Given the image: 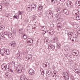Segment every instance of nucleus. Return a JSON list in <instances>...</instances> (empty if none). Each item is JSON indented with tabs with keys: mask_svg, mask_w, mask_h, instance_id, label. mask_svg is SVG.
Here are the masks:
<instances>
[{
	"mask_svg": "<svg viewBox=\"0 0 80 80\" xmlns=\"http://www.w3.org/2000/svg\"><path fill=\"white\" fill-rule=\"evenodd\" d=\"M5 5H8V3L7 4V3H5Z\"/></svg>",
	"mask_w": 80,
	"mask_h": 80,
	"instance_id": "obj_59",
	"label": "nucleus"
},
{
	"mask_svg": "<svg viewBox=\"0 0 80 80\" xmlns=\"http://www.w3.org/2000/svg\"><path fill=\"white\" fill-rule=\"evenodd\" d=\"M50 12V11H48L47 12L46 15V16L47 17L49 18V17H50V15H51V14L50 13V12Z\"/></svg>",
	"mask_w": 80,
	"mask_h": 80,
	"instance_id": "obj_22",
	"label": "nucleus"
},
{
	"mask_svg": "<svg viewBox=\"0 0 80 80\" xmlns=\"http://www.w3.org/2000/svg\"><path fill=\"white\" fill-rule=\"evenodd\" d=\"M30 59H28V56H27V57L26 58V60H29Z\"/></svg>",
	"mask_w": 80,
	"mask_h": 80,
	"instance_id": "obj_52",
	"label": "nucleus"
},
{
	"mask_svg": "<svg viewBox=\"0 0 80 80\" xmlns=\"http://www.w3.org/2000/svg\"><path fill=\"white\" fill-rule=\"evenodd\" d=\"M22 11H19L18 12V14L19 15H22Z\"/></svg>",
	"mask_w": 80,
	"mask_h": 80,
	"instance_id": "obj_47",
	"label": "nucleus"
},
{
	"mask_svg": "<svg viewBox=\"0 0 80 80\" xmlns=\"http://www.w3.org/2000/svg\"><path fill=\"white\" fill-rule=\"evenodd\" d=\"M75 73H76L77 74H79V73H80V70H78V69H75Z\"/></svg>",
	"mask_w": 80,
	"mask_h": 80,
	"instance_id": "obj_28",
	"label": "nucleus"
},
{
	"mask_svg": "<svg viewBox=\"0 0 80 80\" xmlns=\"http://www.w3.org/2000/svg\"><path fill=\"white\" fill-rule=\"evenodd\" d=\"M8 33L7 32H4V34H3V33H1L0 35H1L2 38H5V35H8Z\"/></svg>",
	"mask_w": 80,
	"mask_h": 80,
	"instance_id": "obj_8",
	"label": "nucleus"
},
{
	"mask_svg": "<svg viewBox=\"0 0 80 80\" xmlns=\"http://www.w3.org/2000/svg\"><path fill=\"white\" fill-rule=\"evenodd\" d=\"M52 16L54 19H55V18L56 19H57V18L58 17V16L57 14H55L54 13H52Z\"/></svg>",
	"mask_w": 80,
	"mask_h": 80,
	"instance_id": "obj_7",
	"label": "nucleus"
},
{
	"mask_svg": "<svg viewBox=\"0 0 80 80\" xmlns=\"http://www.w3.org/2000/svg\"><path fill=\"white\" fill-rule=\"evenodd\" d=\"M23 38L25 40H27V36L25 34H24L23 36Z\"/></svg>",
	"mask_w": 80,
	"mask_h": 80,
	"instance_id": "obj_30",
	"label": "nucleus"
},
{
	"mask_svg": "<svg viewBox=\"0 0 80 80\" xmlns=\"http://www.w3.org/2000/svg\"><path fill=\"white\" fill-rule=\"evenodd\" d=\"M7 65L5 63H4L1 65L2 68L3 70H6V67Z\"/></svg>",
	"mask_w": 80,
	"mask_h": 80,
	"instance_id": "obj_5",
	"label": "nucleus"
},
{
	"mask_svg": "<svg viewBox=\"0 0 80 80\" xmlns=\"http://www.w3.org/2000/svg\"><path fill=\"white\" fill-rule=\"evenodd\" d=\"M52 76L53 77H57V75H56L55 74H52Z\"/></svg>",
	"mask_w": 80,
	"mask_h": 80,
	"instance_id": "obj_45",
	"label": "nucleus"
},
{
	"mask_svg": "<svg viewBox=\"0 0 80 80\" xmlns=\"http://www.w3.org/2000/svg\"><path fill=\"white\" fill-rule=\"evenodd\" d=\"M47 65L46 63L43 64V67L44 69H47Z\"/></svg>",
	"mask_w": 80,
	"mask_h": 80,
	"instance_id": "obj_25",
	"label": "nucleus"
},
{
	"mask_svg": "<svg viewBox=\"0 0 80 80\" xmlns=\"http://www.w3.org/2000/svg\"><path fill=\"white\" fill-rule=\"evenodd\" d=\"M48 11H50V12H49L50 14H51V13L52 12V11H51V10H49Z\"/></svg>",
	"mask_w": 80,
	"mask_h": 80,
	"instance_id": "obj_56",
	"label": "nucleus"
},
{
	"mask_svg": "<svg viewBox=\"0 0 80 80\" xmlns=\"http://www.w3.org/2000/svg\"><path fill=\"white\" fill-rule=\"evenodd\" d=\"M52 30H49L48 31H45L42 32V35H45V34L46 33L48 32V33L50 34V35H52Z\"/></svg>",
	"mask_w": 80,
	"mask_h": 80,
	"instance_id": "obj_2",
	"label": "nucleus"
},
{
	"mask_svg": "<svg viewBox=\"0 0 80 80\" xmlns=\"http://www.w3.org/2000/svg\"><path fill=\"white\" fill-rule=\"evenodd\" d=\"M9 14H6L5 16L6 17H9Z\"/></svg>",
	"mask_w": 80,
	"mask_h": 80,
	"instance_id": "obj_44",
	"label": "nucleus"
},
{
	"mask_svg": "<svg viewBox=\"0 0 80 80\" xmlns=\"http://www.w3.org/2000/svg\"><path fill=\"white\" fill-rule=\"evenodd\" d=\"M9 46L11 47H15L16 45V43L15 41H12L9 44Z\"/></svg>",
	"mask_w": 80,
	"mask_h": 80,
	"instance_id": "obj_6",
	"label": "nucleus"
},
{
	"mask_svg": "<svg viewBox=\"0 0 80 80\" xmlns=\"http://www.w3.org/2000/svg\"><path fill=\"white\" fill-rule=\"evenodd\" d=\"M31 8H33L34 10H36V8H37V5L36 4L33 3L31 5Z\"/></svg>",
	"mask_w": 80,
	"mask_h": 80,
	"instance_id": "obj_14",
	"label": "nucleus"
},
{
	"mask_svg": "<svg viewBox=\"0 0 80 80\" xmlns=\"http://www.w3.org/2000/svg\"><path fill=\"white\" fill-rule=\"evenodd\" d=\"M46 73L48 77H52V76H53V75H52V71H50L47 70Z\"/></svg>",
	"mask_w": 80,
	"mask_h": 80,
	"instance_id": "obj_3",
	"label": "nucleus"
},
{
	"mask_svg": "<svg viewBox=\"0 0 80 80\" xmlns=\"http://www.w3.org/2000/svg\"><path fill=\"white\" fill-rule=\"evenodd\" d=\"M57 26L58 28H61V27H62V24L60 23L59 22L57 24Z\"/></svg>",
	"mask_w": 80,
	"mask_h": 80,
	"instance_id": "obj_26",
	"label": "nucleus"
},
{
	"mask_svg": "<svg viewBox=\"0 0 80 80\" xmlns=\"http://www.w3.org/2000/svg\"><path fill=\"white\" fill-rule=\"evenodd\" d=\"M32 18H33L34 20H35L37 19V17L35 15L33 16Z\"/></svg>",
	"mask_w": 80,
	"mask_h": 80,
	"instance_id": "obj_39",
	"label": "nucleus"
},
{
	"mask_svg": "<svg viewBox=\"0 0 80 80\" xmlns=\"http://www.w3.org/2000/svg\"><path fill=\"white\" fill-rule=\"evenodd\" d=\"M73 13H75V15H78L79 14V11L77 10H75L73 11Z\"/></svg>",
	"mask_w": 80,
	"mask_h": 80,
	"instance_id": "obj_16",
	"label": "nucleus"
},
{
	"mask_svg": "<svg viewBox=\"0 0 80 80\" xmlns=\"http://www.w3.org/2000/svg\"><path fill=\"white\" fill-rule=\"evenodd\" d=\"M45 42H46L47 44H48V43H50V40H49V38H46L45 39Z\"/></svg>",
	"mask_w": 80,
	"mask_h": 80,
	"instance_id": "obj_12",
	"label": "nucleus"
},
{
	"mask_svg": "<svg viewBox=\"0 0 80 80\" xmlns=\"http://www.w3.org/2000/svg\"><path fill=\"white\" fill-rule=\"evenodd\" d=\"M76 19L77 20H80V16H77L76 17Z\"/></svg>",
	"mask_w": 80,
	"mask_h": 80,
	"instance_id": "obj_31",
	"label": "nucleus"
},
{
	"mask_svg": "<svg viewBox=\"0 0 80 80\" xmlns=\"http://www.w3.org/2000/svg\"><path fill=\"white\" fill-rule=\"evenodd\" d=\"M8 37H9V38H11L12 37V34L11 33H8Z\"/></svg>",
	"mask_w": 80,
	"mask_h": 80,
	"instance_id": "obj_29",
	"label": "nucleus"
},
{
	"mask_svg": "<svg viewBox=\"0 0 80 80\" xmlns=\"http://www.w3.org/2000/svg\"><path fill=\"white\" fill-rule=\"evenodd\" d=\"M23 71H24V68H22V70H20V72H23Z\"/></svg>",
	"mask_w": 80,
	"mask_h": 80,
	"instance_id": "obj_43",
	"label": "nucleus"
},
{
	"mask_svg": "<svg viewBox=\"0 0 80 80\" xmlns=\"http://www.w3.org/2000/svg\"><path fill=\"white\" fill-rule=\"evenodd\" d=\"M42 73L43 75H44V74H45V71L43 70V71H42Z\"/></svg>",
	"mask_w": 80,
	"mask_h": 80,
	"instance_id": "obj_54",
	"label": "nucleus"
},
{
	"mask_svg": "<svg viewBox=\"0 0 80 80\" xmlns=\"http://www.w3.org/2000/svg\"><path fill=\"white\" fill-rule=\"evenodd\" d=\"M79 32H80V30H79Z\"/></svg>",
	"mask_w": 80,
	"mask_h": 80,
	"instance_id": "obj_64",
	"label": "nucleus"
},
{
	"mask_svg": "<svg viewBox=\"0 0 80 80\" xmlns=\"http://www.w3.org/2000/svg\"><path fill=\"white\" fill-rule=\"evenodd\" d=\"M7 66H6V70L8 69V70H9L10 68H9L10 66L8 64H7Z\"/></svg>",
	"mask_w": 80,
	"mask_h": 80,
	"instance_id": "obj_35",
	"label": "nucleus"
},
{
	"mask_svg": "<svg viewBox=\"0 0 80 80\" xmlns=\"http://www.w3.org/2000/svg\"><path fill=\"white\" fill-rule=\"evenodd\" d=\"M23 80H27V79L25 78Z\"/></svg>",
	"mask_w": 80,
	"mask_h": 80,
	"instance_id": "obj_60",
	"label": "nucleus"
},
{
	"mask_svg": "<svg viewBox=\"0 0 80 80\" xmlns=\"http://www.w3.org/2000/svg\"><path fill=\"white\" fill-rule=\"evenodd\" d=\"M43 8V6L42 5H39L38 8V10H42V9Z\"/></svg>",
	"mask_w": 80,
	"mask_h": 80,
	"instance_id": "obj_20",
	"label": "nucleus"
},
{
	"mask_svg": "<svg viewBox=\"0 0 80 80\" xmlns=\"http://www.w3.org/2000/svg\"><path fill=\"white\" fill-rule=\"evenodd\" d=\"M48 48L49 49H52V50H54L55 48V46L54 45V44H53L52 45L50 44L48 46Z\"/></svg>",
	"mask_w": 80,
	"mask_h": 80,
	"instance_id": "obj_4",
	"label": "nucleus"
},
{
	"mask_svg": "<svg viewBox=\"0 0 80 80\" xmlns=\"http://www.w3.org/2000/svg\"><path fill=\"white\" fill-rule=\"evenodd\" d=\"M29 28V27H28V28H27V29H28V28Z\"/></svg>",
	"mask_w": 80,
	"mask_h": 80,
	"instance_id": "obj_62",
	"label": "nucleus"
},
{
	"mask_svg": "<svg viewBox=\"0 0 80 80\" xmlns=\"http://www.w3.org/2000/svg\"><path fill=\"white\" fill-rule=\"evenodd\" d=\"M40 29L41 31H43L44 30H46L47 29V28H46L45 26H42Z\"/></svg>",
	"mask_w": 80,
	"mask_h": 80,
	"instance_id": "obj_17",
	"label": "nucleus"
},
{
	"mask_svg": "<svg viewBox=\"0 0 80 80\" xmlns=\"http://www.w3.org/2000/svg\"><path fill=\"white\" fill-rule=\"evenodd\" d=\"M29 73L31 75H33L35 73V71L33 70H30L29 71Z\"/></svg>",
	"mask_w": 80,
	"mask_h": 80,
	"instance_id": "obj_18",
	"label": "nucleus"
},
{
	"mask_svg": "<svg viewBox=\"0 0 80 80\" xmlns=\"http://www.w3.org/2000/svg\"><path fill=\"white\" fill-rule=\"evenodd\" d=\"M53 74L57 75V71H54L53 73Z\"/></svg>",
	"mask_w": 80,
	"mask_h": 80,
	"instance_id": "obj_40",
	"label": "nucleus"
},
{
	"mask_svg": "<svg viewBox=\"0 0 80 80\" xmlns=\"http://www.w3.org/2000/svg\"><path fill=\"white\" fill-rule=\"evenodd\" d=\"M60 43H58L57 45V48H60Z\"/></svg>",
	"mask_w": 80,
	"mask_h": 80,
	"instance_id": "obj_38",
	"label": "nucleus"
},
{
	"mask_svg": "<svg viewBox=\"0 0 80 80\" xmlns=\"http://www.w3.org/2000/svg\"><path fill=\"white\" fill-rule=\"evenodd\" d=\"M58 41V39L57 38H54L52 40V42L53 43H56Z\"/></svg>",
	"mask_w": 80,
	"mask_h": 80,
	"instance_id": "obj_9",
	"label": "nucleus"
},
{
	"mask_svg": "<svg viewBox=\"0 0 80 80\" xmlns=\"http://www.w3.org/2000/svg\"><path fill=\"white\" fill-rule=\"evenodd\" d=\"M3 26H0V30L3 28Z\"/></svg>",
	"mask_w": 80,
	"mask_h": 80,
	"instance_id": "obj_50",
	"label": "nucleus"
},
{
	"mask_svg": "<svg viewBox=\"0 0 80 80\" xmlns=\"http://www.w3.org/2000/svg\"><path fill=\"white\" fill-rule=\"evenodd\" d=\"M5 53L6 55H10V50L8 49H7L6 50H5Z\"/></svg>",
	"mask_w": 80,
	"mask_h": 80,
	"instance_id": "obj_19",
	"label": "nucleus"
},
{
	"mask_svg": "<svg viewBox=\"0 0 80 80\" xmlns=\"http://www.w3.org/2000/svg\"><path fill=\"white\" fill-rule=\"evenodd\" d=\"M63 12L64 13L66 14V15H68L69 12L67 8H64L63 9Z\"/></svg>",
	"mask_w": 80,
	"mask_h": 80,
	"instance_id": "obj_10",
	"label": "nucleus"
},
{
	"mask_svg": "<svg viewBox=\"0 0 80 80\" xmlns=\"http://www.w3.org/2000/svg\"><path fill=\"white\" fill-rule=\"evenodd\" d=\"M28 41H27V43H32L33 41V39L32 38H29L28 39Z\"/></svg>",
	"mask_w": 80,
	"mask_h": 80,
	"instance_id": "obj_13",
	"label": "nucleus"
},
{
	"mask_svg": "<svg viewBox=\"0 0 80 80\" xmlns=\"http://www.w3.org/2000/svg\"><path fill=\"white\" fill-rule=\"evenodd\" d=\"M1 54L2 55V56H3L4 53H5V49H2L0 51Z\"/></svg>",
	"mask_w": 80,
	"mask_h": 80,
	"instance_id": "obj_15",
	"label": "nucleus"
},
{
	"mask_svg": "<svg viewBox=\"0 0 80 80\" xmlns=\"http://www.w3.org/2000/svg\"><path fill=\"white\" fill-rule=\"evenodd\" d=\"M32 10V7H28L27 8V11L28 12H31Z\"/></svg>",
	"mask_w": 80,
	"mask_h": 80,
	"instance_id": "obj_24",
	"label": "nucleus"
},
{
	"mask_svg": "<svg viewBox=\"0 0 80 80\" xmlns=\"http://www.w3.org/2000/svg\"><path fill=\"white\" fill-rule=\"evenodd\" d=\"M67 56L68 57H70V56H71V55H70V54H67Z\"/></svg>",
	"mask_w": 80,
	"mask_h": 80,
	"instance_id": "obj_51",
	"label": "nucleus"
},
{
	"mask_svg": "<svg viewBox=\"0 0 80 80\" xmlns=\"http://www.w3.org/2000/svg\"><path fill=\"white\" fill-rule=\"evenodd\" d=\"M28 59H31V60H32V61H34V59H32V55L31 54H29L28 55Z\"/></svg>",
	"mask_w": 80,
	"mask_h": 80,
	"instance_id": "obj_23",
	"label": "nucleus"
},
{
	"mask_svg": "<svg viewBox=\"0 0 80 80\" xmlns=\"http://www.w3.org/2000/svg\"><path fill=\"white\" fill-rule=\"evenodd\" d=\"M61 2H64V1H65V0H60Z\"/></svg>",
	"mask_w": 80,
	"mask_h": 80,
	"instance_id": "obj_58",
	"label": "nucleus"
},
{
	"mask_svg": "<svg viewBox=\"0 0 80 80\" xmlns=\"http://www.w3.org/2000/svg\"><path fill=\"white\" fill-rule=\"evenodd\" d=\"M13 17V18H16V19H17V16L14 15Z\"/></svg>",
	"mask_w": 80,
	"mask_h": 80,
	"instance_id": "obj_49",
	"label": "nucleus"
},
{
	"mask_svg": "<svg viewBox=\"0 0 80 80\" xmlns=\"http://www.w3.org/2000/svg\"><path fill=\"white\" fill-rule=\"evenodd\" d=\"M52 3H56L57 2V0H51Z\"/></svg>",
	"mask_w": 80,
	"mask_h": 80,
	"instance_id": "obj_27",
	"label": "nucleus"
},
{
	"mask_svg": "<svg viewBox=\"0 0 80 80\" xmlns=\"http://www.w3.org/2000/svg\"><path fill=\"white\" fill-rule=\"evenodd\" d=\"M31 45H32L31 44H29V46H31Z\"/></svg>",
	"mask_w": 80,
	"mask_h": 80,
	"instance_id": "obj_63",
	"label": "nucleus"
},
{
	"mask_svg": "<svg viewBox=\"0 0 80 80\" xmlns=\"http://www.w3.org/2000/svg\"><path fill=\"white\" fill-rule=\"evenodd\" d=\"M9 70H10L11 72H13V70L11 69H10Z\"/></svg>",
	"mask_w": 80,
	"mask_h": 80,
	"instance_id": "obj_55",
	"label": "nucleus"
},
{
	"mask_svg": "<svg viewBox=\"0 0 80 80\" xmlns=\"http://www.w3.org/2000/svg\"><path fill=\"white\" fill-rule=\"evenodd\" d=\"M73 38H74L71 37L70 38V39L71 40H72V41H74V39H73Z\"/></svg>",
	"mask_w": 80,
	"mask_h": 80,
	"instance_id": "obj_42",
	"label": "nucleus"
},
{
	"mask_svg": "<svg viewBox=\"0 0 80 80\" xmlns=\"http://www.w3.org/2000/svg\"><path fill=\"white\" fill-rule=\"evenodd\" d=\"M75 5L77 7L80 6V0H77V1L75 2Z\"/></svg>",
	"mask_w": 80,
	"mask_h": 80,
	"instance_id": "obj_11",
	"label": "nucleus"
},
{
	"mask_svg": "<svg viewBox=\"0 0 80 80\" xmlns=\"http://www.w3.org/2000/svg\"><path fill=\"white\" fill-rule=\"evenodd\" d=\"M3 7L2 5H0V10L1 11L2 10V9Z\"/></svg>",
	"mask_w": 80,
	"mask_h": 80,
	"instance_id": "obj_46",
	"label": "nucleus"
},
{
	"mask_svg": "<svg viewBox=\"0 0 80 80\" xmlns=\"http://www.w3.org/2000/svg\"><path fill=\"white\" fill-rule=\"evenodd\" d=\"M32 58V60L34 59V60H35V58Z\"/></svg>",
	"mask_w": 80,
	"mask_h": 80,
	"instance_id": "obj_61",
	"label": "nucleus"
},
{
	"mask_svg": "<svg viewBox=\"0 0 80 80\" xmlns=\"http://www.w3.org/2000/svg\"><path fill=\"white\" fill-rule=\"evenodd\" d=\"M19 33L20 34H21L23 33V29H20L19 30Z\"/></svg>",
	"mask_w": 80,
	"mask_h": 80,
	"instance_id": "obj_32",
	"label": "nucleus"
},
{
	"mask_svg": "<svg viewBox=\"0 0 80 80\" xmlns=\"http://www.w3.org/2000/svg\"><path fill=\"white\" fill-rule=\"evenodd\" d=\"M3 22V21L2 20V18H0V23Z\"/></svg>",
	"mask_w": 80,
	"mask_h": 80,
	"instance_id": "obj_41",
	"label": "nucleus"
},
{
	"mask_svg": "<svg viewBox=\"0 0 80 80\" xmlns=\"http://www.w3.org/2000/svg\"><path fill=\"white\" fill-rule=\"evenodd\" d=\"M18 66L19 68H21L22 67V65L21 64H19Z\"/></svg>",
	"mask_w": 80,
	"mask_h": 80,
	"instance_id": "obj_53",
	"label": "nucleus"
},
{
	"mask_svg": "<svg viewBox=\"0 0 80 80\" xmlns=\"http://www.w3.org/2000/svg\"><path fill=\"white\" fill-rule=\"evenodd\" d=\"M63 77H64L65 80H69V77L68 76L64 75V76H63Z\"/></svg>",
	"mask_w": 80,
	"mask_h": 80,
	"instance_id": "obj_21",
	"label": "nucleus"
},
{
	"mask_svg": "<svg viewBox=\"0 0 80 80\" xmlns=\"http://www.w3.org/2000/svg\"><path fill=\"white\" fill-rule=\"evenodd\" d=\"M17 57H20V52H18L17 53Z\"/></svg>",
	"mask_w": 80,
	"mask_h": 80,
	"instance_id": "obj_37",
	"label": "nucleus"
},
{
	"mask_svg": "<svg viewBox=\"0 0 80 80\" xmlns=\"http://www.w3.org/2000/svg\"><path fill=\"white\" fill-rule=\"evenodd\" d=\"M67 5L68 7H70V8H72L73 6V3L72 2L69 1H67Z\"/></svg>",
	"mask_w": 80,
	"mask_h": 80,
	"instance_id": "obj_1",
	"label": "nucleus"
},
{
	"mask_svg": "<svg viewBox=\"0 0 80 80\" xmlns=\"http://www.w3.org/2000/svg\"><path fill=\"white\" fill-rule=\"evenodd\" d=\"M69 37H70V36H73V34H72V33H69V35H68Z\"/></svg>",
	"mask_w": 80,
	"mask_h": 80,
	"instance_id": "obj_48",
	"label": "nucleus"
},
{
	"mask_svg": "<svg viewBox=\"0 0 80 80\" xmlns=\"http://www.w3.org/2000/svg\"><path fill=\"white\" fill-rule=\"evenodd\" d=\"M78 52V50H76L75 49H74L72 51V53H75V52Z\"/></svg>",
	"mask_w": 80,
	"mask_h": 80,
	"instance_id": "obj_33",
	"label": "nucleus"
},
{
	"mask_svg": "<svg viewBox=\"0 0 80 80\" xmlns=\"http://www.w3.org/2000/svg\"><path fill=\"white\" fill-rule=\"evenodd\" d=\"M9 75H10V73H9V72H7L5 74V77H8L9 76Z\"/></svg>",
	"mask_w": 80,
	"mask_h": 80,
	"instance_id": "obj_34",
	"label": "nucleus"
},
{
	"mask_svg": "<svg viewBox=\"0 0 80 80\" xmlns=\"http://www.w3.org/2000/svg\"><path fill=\"white\" fill-rule=\"evenodd\" d=\"M18 72L19 73H21V72H20V70L19 69L18 71Z\"/></svg>",
	"mask_w": 80,
	"mask_h": 80,
	"instance_id": "obj_57",
	"label": "nucleus"
},
{
	"mask_svg": "<svg viewBox=\"0 0 80 80\" xmlns=\"http://www.w3.org/2000/svg\"><path fill=\"white\" fill-rule=\"evenodd\" d=\"M73 54L74 55V56H77L78 55V53H77V52H75L74 53H73Z\"/></svg>",
	"mask_w": 80,
	"mask_h": 80,
	"instance_id": "obj_36",
	"label": "nucleus"
}]
</instances>
